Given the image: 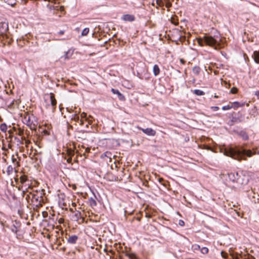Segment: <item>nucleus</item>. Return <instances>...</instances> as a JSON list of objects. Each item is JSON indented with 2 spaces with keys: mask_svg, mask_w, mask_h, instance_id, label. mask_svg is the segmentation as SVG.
I'll return each mask as SVG.
<instances>
[{
  "mask_svg": "<svg viewBox=\"0 0 259 259\" xmlns=\"http://www.w3.org/2000/svg\"><path fill=\"white\" fill-rule=\"evenodd\" d=\"M224 154L226 156H230L235 159L240 161L246 160L245 156L250 157L256 154L259 155V149L252 152L251 150H246L242 146H235L234 147H228L225 148Z\"/></svg>",
  "mask_w": 259,
  "mask_h": 259,
  "instance_id": "f257e3e1",
  "label": "nucleus"
},
{
  "mask_svg": "<svg viewBox=\"0 0 259 259\" xmlns=\"http://www.w3.org/2000/svg\"><path fill=\"white\" fill-rule=\"evenodd\" d=\"M221 40L220 35L218 33L213 36L206 34L203 37L198 38L197 39L198 43L200 46H203L205 45L213 47L215 49L220 47V41Z\"/></svg>",
  "mask_w": 259,
  "mask_h": 259,
  "instance_id": "f03ea898",
  "label": "nucleus"
},
{
  "mask_svg": "<svg viewBox=\"0 0 259 259\" xmlns=\"http://www.w3.org/2000/svg\"><path fill=\"white\" fill-rule=\"evenodd\" d=\"M20 182L21 184L22 185L21 186V189H23L24 188L25 190L27 192H28V189H31V183L30 181L28 179V177L24 174H22L20 178Z\"/></svg>",
  "mask_w": 259,
  "mask_h": 259,
  "instance_id": "7ed1b4c3",
  "label": "nucleus"
},
{
  "mask_svg": "<svg viewBox=\"0 0 259 259\" xmlns=\"http://www.w3.org/2000/svg\"><path fill=\"white\" fill-rule=\"evenodd\" d=\"M9 30L8 22L0 19V38H8L7 33Z\"/></svg>",
  "mask_w": 259,
  "mask_h": 259,
  "instance_id": "20e7f679",
  "label": "nucleus"
},
{
  "mask_svg": "<svg viewBox=\"0 0 259 259\" xmlns=\"http://www.w3.org/2000/svg\"><path fill=\"white\" fill-rule=\"evenodd\" d=\"M32 117V115H31L29 114H25L23 119V122L27 125H28L30 128V129L33 130L35 128L36 125L31 120Z\"/></svg>",
  "mask_w": 259,
  "mask_h": 259,
  "instance_id": "39448f33",
  "label": "nucleus"
},
{
  "mask_svg": "<svg viewBox=\"0 0 259 259\" xmlns=\"http://www.w3.org/2000/svg\"><path fill=\"white\" fill-rule=\"evenodd\" d=\"M21 224L19 221L12 222V224L10 226V229L13 233L17 234L21 228Z\"/></svg>",
  "mask_w": 259,
  "mask_h": 259,
  "instance_id": "423d86ee",
  "label": "nucleus"
},
{
  "mask_svg": "<svg viewBox=\"0 0 259 259\" xmlns=\"http://www.w3.org/2000/svg\"><path fill=\"white\" fill-rule=\"evenodd\" d=\"M138 129L142 131L144 133L148 136H154L156 135V132L151 128H143L139 126L137 127Z\"/></svg>",
  "mask_w": 259,
  "mask_h": 259,
  "instance_id": "0eeeda50",
  "label": "nucleus"
},
{
  "mask_svg": "<svg viewBox=\"0 0 259 259\" xmlns=\"http://www.w3.org/2000/svg\"><path fill=\"white\" fill-rule=\"evenodd\" d=\"M50 99L51 104L52 107V110L54 111L55 110L56 105H57V101L55 99V95L53 93H51L50 94Z\"/></svg>",
  "mask_w": 259,
  "mask_h": 259,
  "instance_id": "6e6552de",
  "label": "nucleus"
},
{
  "mask_svg": "<svg viewBox=\"0 0 259 259\" xmlns=\"http://www.w3.org/2000/svg\"><path fill=\"white\" fill-rule=\"evenodd\" d=\"M122 19L125 21L132 22L135 20V17L134 15L126 14L122 16Z\"/></svg>",
  "mask_w": 259,
  "mask_h": 259,
  "instance_id": "1a4fd4ad",
  "label": "nucleus"
},
{
  "mask_svg": "<svg viewBox=\"0 0 259 259\" xmlns=\"http://www.w3.org/2000/svg\"><path fill=\"white\" fill-rule=\"evenodd\" d=\"M111 92H112L113 94H116L118 96V99L120 100H124L125 98L124 96L118 90L112 89Z\"/></svg>",
  "mask_w": 259,
  "mask_h": 259,
  "instance_id": "9d476101",
  "label": "nucleus"
},
{
  "mask_svg": "<svg viewBox=\"0 0 259 259\" xmlns=\"http://www.w3.org/2000/svg\"><path fill=\"white\" fill-rule=\"evenodd\" d=\"M77 240H78V237L76 235H72V236H69V237L67 238L68 242L70 244L76 243Z\"/></svg>",
  "mask_w": 259,
  "mask_h": 259,
  "instance_id": "9b49d317",
  "label": "nucleus"
},
{
  "mask_svg": "<svg viewBox=\"0 0 259 259\" xmlns=\"http://www.w3.org/2000/svg\"><path fill=\"white\" fill-rule=\"evenodd\" d=\"M239 135L243 140L247 141L249 139L248 134L245 131H240L239 133Z\"/></svg>",
  "mask_w": 259,
  "mask_h": 259,
  "instance_id": "f8f14e48",
  "label": "nucleus"
},
{
  "mask_svg": "<svg viewBox=\"0 0 259 259\" xmlns=\"http://www.w3.org/2000/svg\"><path fill=\"white\" fill-rule=\"evenodd\" d=\"M244 105H245L244 102L240 103L239 102H234L232 103V105L231 106L232 107V108L236 109L238 107L244 106Z\"/></svg>",
  "mask_w": 259,
  "mask_h": 259,
  "instance_id": "ddd939ff",
  "label": "nucleus"
},
{
  "mask_svg": "<svg viewBox=\"0 0 259 259\" xmlns=\"http://www.w3.org/2000/svg\"><path fill=\"white\" fill-rule=\"evenodd\" d=\"M153 72L154 75L156 76L159 74L160 73V68L158 65L155 64L154 65L153 68Z\"/></svg>",
  "mask_w": 259,
  "mask_h": 259,
  "instance_id": "4468645a",
  "label": "nucleus"
},
{
  "mask_svg": "<svg viewBox=\"0 0 259 259\" xmlns=\"http://www.w3.org/2000/svg\"><path fill=\"white\" fill-rule=\"evenodd\" d=\"M252 57H253L254 61L256 63L259 64V50L254 51Z\"/></svg>",
  "mask_w": 259,
  "mask_h": 259,
  "instance_id": "2eb2a0df",
  "label": "nucleus"
},
{
  "mask_svg": "<svg viewBox=\"0 0 259 259\" xmlns=\"http://www.w3.org/2000/svg\"><path fill=\"white\" fill-rule=\"evenodd\" d=\"M73 51L69 50L68 51L65 52L63 57L65 58V59H68L71 57V56L73 55Z\"/></svg>",
  "mask_w": 259,
  "mask_h": 259,
  "instance_id": "dca6fc26",
  "label": "nucleus"
},
{
  "mask_svg": "<svg viewBox=\"0 0 259 259\" xmlns=\"http://www.w3.org/2000/svg\"><path fill=\"white\" fill-rule=\"evenodd\" d=\"M89 202L90 205L92 207H95L97 205V202L96 200L92 197H91L89 199Z\"/></svg>",
  "mask_w": 259,
  "mask_h": 259,
  "instance_id": "f3484780",
  "label": "nucleus"
},
{
  "mask_svg": "<svg viewBox=\"0 0 259 259\" xmlns=\"http://www.w3.org/2000/svg\"><path fill=\"white\" fill-rule=\"evenodd\" d=\"M87 113L83 112L81 114V118H85L86 120L88 121V124L86 125V126H88V124H91L92 123V119H90L89 118H87Z\"/></svg>",
  "mask_w": 259,
  "mask_h": 259,
  "instance_id": "a211bd4d",
  "label": "nucleus"
},
{
  "mask_svg": "<svg viewBox=\"0 0 259 259\" xmlns=\"http://www.w3.org/2000/svg\"><path fill=\"white\" fill-rule=\"evenodd\" d=\"M193 73L195 75H198L200 72V68L198 66H195L192 69Z\"/></svg>",
  "mask_w": 259,
  "mask_h": 259,
  "instance_id": "6ab92c4d",
  "label": "nucleus"
},
{
  "mask_svg": "<svg viewBox=\"0 0 259 259\" xmlns=\"http://www.w3.org/2000/svg\"><path fill=\"white\" fill-rule=\"evenodd\" d=\"M193 93L197 96H202L205 94V93L203 91L200 90H195L193 91Z\"/></svg>",
  "mask_w": 259,
  "mask_h": 259,
  "instance_id": "aec40b11",
  "label": "nucleus"
},
{
  "mask_svg": "<svg viewBox=\"0 0 259 259\" xmlns=\"http://www.w3.org/2000/svg\"><path fill=\"white\" fill-rule=\"evenodd\" d=\"M126 255L130 259H138L135 254L134 253H127Z\"/></svg>",
  "mask_w": 259,
  "mask_h": 259,
  "instance_id": "412c9836",
  "label": "nucleus"
},
{
  "mask_svg": "<svg viewBox=\"0 0 259 259\" xmlns=\"http://www.w3.org/2000/svg\"><path fill=\"white\" fill-rule=\"evenodd\" d=\"M13 169H14V168L12 166H11V165L8 166L7 167V174L8 175H10V174H11L13 171Z\"/></svg>",
  "mask_w": 259,
  "mask_h": 259,
  "instance_id": "4be33fe9",
  "label": "nucleus"
},
{
  "mask_svg": "<svg viewBox=\"0 0 259 259\" xmlns=\"http://www.w3.org/2000/svg\"><path fill=\"white\" fill-rule=\"evenodd\" d=\"M0 129L2 131L5 132L7 130V126L6 124L3 123L0 126Z\"/></svg>",
  "mask_w": 259,
  "mask_h": 259,
  "instance_id": "5701e85b",
  "label": "nucleus"
},
{
  "mask_svg": "<svg viewBox=\"0 0 259 259\" xmlns=\"http://www.w3.org/2000/svg\"><path fill=\"white\" fill-rule=\"evenodd\" d=\"M89 28H85L82 31L81 35L82 36H85L89 33Z\"/></svg>",
  "mask_w": 259,
  "mask_h": 259,
  "instance_id": "b1692460",
  "label": "nucleus"
},
{
  "mask_svg": "<svg viewBox=\"0 0 259 259\" xmlns=\"http://www.w3.org/2000/svg\"><path fill=\"white\" fill-rule=\"evenodd\" d=\"M67 154L69 156V157H72V156H74V152L71 149L67 150Z\"/></svg>",
  "mask_w": 259,
  "mask_h": 259,
  "instance_id": "393cba45",
  "label": "nucleus"
},
{
  "mask_svg": "<svg viewBox=\"0 0 259 259\" xmlns=\"http://www.w3.org/2000/svg\"><path fill=\"white\" fill-rule=\"evenodd\" d=\"M74 217L76 218V220H78L79 219L81 218V213L79 211H77L75 212Z\"/></svg>",
  "mask_w": 259,
  "mask_h": 259,
  "instance_id": "a878e982",
  "label": "nucleus"
},
{
  "mask_svg": "<svg viewBox=\"0 0 259 259\" xmlns=\"http://www.w3.org/2000/svg\"><path fill=\"white\" fill-rule=\"evenodd\" d=\"M200 249V247L198 244H193L192 246V249L194 251L198 250H199Z\"/></svg>",
  "mask_w": 259,
  "mask_h": 259,
  "instance_id": "bb28decb",
  "label": "nucleus"
},
{
  "mask_svg": "<svg viewBox=\"0 0 259 259\" xmlns=\"http://www.w3.org/2000/svg\"><path fill=\"white\" fill-rule=\"evenodd\" d=\"M200 250L201 253L203 254H207L208 252V249L205 247L201 248Z\"/></svg>",
  "mask_w": 259,
  "mask_h": 259,
  "instance_id": "cd10ccee",
  "label": "nucleus"
},
{
  "mask_svg": "<svg viewBox=\"0 0 259 259\" xmlns=\"http://www.w3.org/2000/svg\"><path fill=\"white\" fill-rule=\"evenodd\" d=\"M156 5L159 7H162L164 5V3L161 0H157L156 2Z\"/></svg>",
  "mask_w": 259,
  "mask_h": 259,
  "instance_id": "c85d7f7f",
  "label": "nucleus"
},
{
  "mask_svg": "<svg viewBox=\"0 0 259 259\" xmlns=\"http://www.w3.org/2000/svg\"><path fill=\"white\" fill-rule=\"evenodd\" d=\"M237 91H238V89L235 87L232 88L230 90V92L232 94H236V93H237Z\"/></svg>",
  "mask_w": 259,
  "mask_h": 259,
  "instance_id": "c756f323",
  "label": "nucleus"
},
{
  "mask_svg": "<svg viewBox=\"0 0 259 259\" xmlns=\"http://www.w3.org/2000/svg\"><path fill=\"white\" fill-rule=\"evenodd\" d=\"M231 108H232V106H230V105L224 106L222 107V109L223 110H227L230 109Z\"/></svg>",
  "mask_w": 259,
  "mask_h": 259,
  "instance_id": "7c9ffc66",
  "label": "nucleus"
},
{
  "mask_svg": "<svg viewBox=\"0 0 259 259\" xmlns=\"http://www.w3.org/2000/svg\"><path fill=\"white\" fill-rule=\"evenodd\" d=\"M232 176L234 177V178L232 179V181H234L235 180V179H237V178H236L235 177V174L233 173H231V174H229V177L230 178V179H232Z\"/></svg>",
  "mask_w": 259,
  "mask_h": 259,
  "instance_id": "2f4dec72",
  "label": "nucleus"
},
{
  "mask_svg": "<svg viewBox=\"0 0 259 259\" xmlns=\"http://www.w3.org/2000/svg\"><path fill=\"white\" fill-rule=\"evenodd\" d=\"M10 1H7L9 5L13 6L15 4V0H9Z\"/></svg>",
  "mask_w": 259,
  "mask_h": 259,
  "instance_id": "473e14b6",
  "label": "nucleus"
},
{
  "mask_svg": "<svg viewBox=\"0 0 259 259\" xmlns=\"http://www.w3.org/2000/svg\"><path fill=\"white\" fill-rule=\"evenodd\" d=\"M211 109L213 111H218L219 109V107H218V106H212V107H211Z\"/></svg>",
  "mask_w": 259,
  "mask_h": 259,
  "instance_id": "72a5a7b5",
  "label": "nucleus"
},
{
  "mask_svg": "<svg viewBox=\"0 0 259 259\" xmlns=\"http://www.w3.org/2000/svg\"><path fill=\"white\" fill-rule=\"evenodd\" d=\"M64 222V219L63 218H60L58 220V223L60 224H63Z\"/></svg>",
  "mask_w": 259,
  "mask_h": 259,
  "instance_id": "f704fd0d",
  "label": "nucleus"
},
{
  "mask_svg": "<svg viewBox=\"0 0 259 259\" xmlns=\"http://www.w3.org/2000/svg\"><path fill=\"white\" fill-rule=\"evenodd\" d=\"M179 224L180 226H183L184 225V224H185V223H184V222L183 221H182V220H180V221H179Z\"/></svg>",
  "mask_w": 259,
  "mask_h": 259,
  "instance_id": "c9c22d12",
  "label": "nucleus"
},
{
  "mask_svg": "<svg viewBox=\"0 0 259 259\" xmlns=\"http://www.w3.org/2000/svg\"><path fill=\"white\" fill-rule=\"evenodd\" d=\"M71 161H72V157H69V158L67 159V162L68 163H71Z\"/></svg>",
  "mask_w": 259,
  "mask_h": 259,
  "instance_id": "e433bc0d",
  "label": "nucleus"
},
{
  "mask_svg": "<svg viewBox=\"0 0 259 259\" xmlns=\"http://www.w3.org/2000/svg\"><path fill=\"white\" fill-rule=\"evenodd\" d=\"M180 61L181 63L183 65L185 64V63L186 62V61L183 59H181Z\"/></svg>",
  "mask_w": 259,
  "mask_h": 259,
  "instance_id": "4c0bfd02",
  "label": "nucleus"
},
{
  "mask_svg": "<svg viewBox=\"0 0 259 259\" xmlns=\"http://www.w3.org/2000/svg\"><path fill=\"white\" fill-rule=\"evenodd\" d=\"M64 30H60L59 32H58V34L59 35H63L64 34Z\"/></svg>",
  "mask_w": 259,
  "mask_h": 259,
  "instance_id": "58836bf2",
  "label": "nucleus"
},
{
  "mask_svg": "<svg viewBox=\"0 0 259 259\" xmlns=\"http://www.w3.org/2000/svg\"><path fill=\"white\" fill-rule=\"evenodd\" d=\"M85 152L86 153H90V148L87 147L85 148Z\"/></svg>",
  "mask_w": 259,
  "mask_h": 259,
  "instance_id": "ea45409f",
  "label": "nucleus"
},
{
  "mask_svg": "<svg viewBox=\"0 0 259 259\" xmlns=\"http://www.w3.org/2000/svg\"><path fill=\"white\" fill-rule=\"evenodd\" d=\"M23 131H22L21 130H19V132H18V134L19 135L21 136L22 135H23Z\"/></svg>",
  "mask_w": 259,
  "mask_h": 259,
  "instance_id": "a19ab883",
  "label": "nucleus"
},
{
  "mask_svg": "<svg viewBox=\"0 0 259 259\" xmlns=\"http://www.w3.org/2000/svg\"><path fill=\"white\" fill-rule=\"evenodd\" d=\"M255 95L258 97V99H259V91H256L255 93Z\"/></svg>",
  "mask_w": 259,
  "mask_h": 259,
  "instance_id": "79ce46f5",
  "label": "nucleus"
},
{
  "mask_svg": "<svg viewBox=\"0 0 259 259\" xmlns=\"http://www.w3.org/2000/svg\"><path fill=\"white\" fill-rule=\"evenodd\" d=\"M25 143H26V145H27L29 143H30V142L29 140H25Z\"/></svg>",
  "mask_w": 259,
  "mask_h": 259,
  "instance_id": "37998d69",
  "label": "nucleus"
},
{
  "mask_svg": "<svg viewBox=\"0 0 259 259\" xmlns=\"http://www.w3.org/2000/svg\"><path fill=\"white\" fill-rule=\"evenodd\" d=\"M109 154H111V153L110 152H106L105 153V154L106 156H108Z\"/></svg>",
  "mask_w": 259,
  "mask_h": 259,
  "instance_id": "c03bdc74",
  "label": "nucleus"
},
{
  "mask_svg": "<svg viewBox=\"0 0 259 259\" xmlns=\"http://www.w3.org/2000/svg\"><path fill=\"white\" fill-rule=\"evenodd\" d=\"M12 160H13V162H16L17 163H18V162L17 161L16 159H15V158H13V159H12Z\"/></svg>",
  "mask_w": 259,
  "mask_h": 259,
  "instance_id": "a18cd8bd",
  "label": "nucleus"
},
{
  "mask_svg": "<svg viewBox=\"0 0 259 259\" xmlns=\"http://www.w3.org/2000/svg\"><path fill=\"white\" fill-rule=\"evenodd\" d=\"M170 6V4H166V7L167 8H168V7H169Z\"/></svg>",
  "mask_w": 259,
  "mask_h": 259,
  "instance_id": "49530a36",
  "label": "nucleus"
},
{
  "mask_svg": "<svg viewBox=\"0 0 259 259\" xmlns=\"http://www.w3.org/2000/svg\"><path fill=\"white\" fill-rule=\"evenodd\" d=\"M214 97L215 98H218V96H217V95H214Z\"/></svg>",
  "mask_w": 259,
  "mask_h": 259,
  "instance_id": "de8ad7c7",
  "label": "nucleus"
},
{
  "mask_svg": "<svg viewBox=\"0 0 259 259\" xmlns=\"http://www.w3.org/2000/svg\"><path fill=\"white\" fill-rule=\"evenodd\" d=\"M83 155L85 156V157H86V156H85V153H84V154H83Z\"/></svg>",
  "mask_w": 259,
  "mask_h": 259,
  "instance_id": "09e8293b",
  "label": "nucleus"
},
{
  "mask_svg": "<svg viewBox=\"0 0 259 259\" xmlns=\"http://www.w3.org/2000/svg\"><path fill=\"white\" fill-rule=\"evenodd\" d=\"M81 124H83V121L81 120Z\"/></svg>",
  "mask_w": 259,
  "mask_h": 259,
  "instance_id": "8fccbe9b",
  "label": "nucleus"
}]
</instances>
